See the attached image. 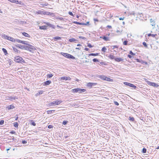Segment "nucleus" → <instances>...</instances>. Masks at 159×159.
<instances>
[{
	"label": "nucleus",
	"instance_id": "12",
	"mask_svg": "<svg viewBox=\"0 0 159 159\" xmlns=\"http://www.w3.org/2000/svg\"><path fill=\"white\" fill-rule=\"evenodd\" d=\"M73 23L76 24L77 25H87L86 24H85V23H80L78 22L74 21L73 22Z\"/></svg>",
	"mask_w": 159,
	"mask_h": 159
},
{
	"label": "nucleus",
	"instance_id": "42",
	"mask_svg": "<svg viewBox=\"0 0 159 159\" xmlns=\"http://www.w3.org/2000/svg\"><path fill=\"white\" fill-rule=\"evenodd\" d=\"M68 123V121H67L64 120L63 121L62 124L63 125H66Z\"/></svg>",
	"mask_w": 159,
	"mask_h": 159
},
{
	"label": "nucleus",
	"instance_id": "6",
	"mask_svg": "<svg viewBox=\"0 0 159 159\" xmlns=\"http://www.w3.org/2000/svg\"><path fill=\"white\" fill-rule=\"evenodd\" d=\"M15 42L21 43L25 45H28V44H29L28 43H27L25 41H21L18 39H15Z\"/></svg>",
	"mask_w": 159,
	"mask_h": 159
},
{
	"label": "nucleus",
	"instance_id": "29",
	"mask_svg": "<svg viewBox=\"0 0 159 159\" xmlns=\"http://www.w3.org/2000/svg\"><path fill=\"white\" fill-rule=\"evenodd\" d=\"M148 36H152V37H155L157 35V34H148Z\"/></svg>",
	"mask_w": 159,
	"mask_h": 159
},
{
	"label": "nucleus",
	"instance_id": "8",
	"mask_svg": "<svg viewBox=\"0 0 159 159\" xmlns=\"http://www.w3.org/2000/svg\"><path fill=\"white\" fill-rule=\"evenodd\" d=\"M45 24H46L49 27H50L52 28L53 29H55V26L54 25H53L49 23L45 22Z\"/></svg>",
	"mask_w": 159,
	"mask_h": 159
},
{
	"label": "nucleus",
	"instance_id": "57",
	"mask_svg": "<svg viewBox=\"0 0 159 159\" xmlns=\"http://www.w3.org/2000/svg\"><path fill=\"white\" fill-rule=\"evenodd\" d=\"M93 20L95 22V21L98 22L99 21L98 20V19H96V18H94L93 19Z\"/></svg>",
	"mask_w": 159,
	"mask_h": 159
},
{
	"label": "nucleus",
	"instance_id": "54",
	"mask_svg": "<svg viewBox=\"0 0 159 159\" xmlns=\"http://www.w3.org/2000/svg\"><path fill=\"white\" fill-rule=\"evenodd\" d=\"M68 13L70 15L73 16V14L72 12L69 11Z\"/></svg>",
	"mask_w": 159,
	"mask_h": 159
},
{
	"label": "nucleus",
	"instance_id": "15",
	"mask_svg": "<svg viewBox=\"0 0 159 159\" xmlns=\"http://www.w3.org/2000/svg\"><path fill=\"white\" fill-rule=\"evenodd\" d=\"M15 108V107L13 105H11L9 106H8L7 108L8 109V110H10L11 109H12Z\"/></svg>",
	"mask_w": 159,
	"mask_h": 159
},
{
	"label": "nucleus",
	"instance_id": "23",
	"mask_svg": "<svg viewBox=\"0 0 159 159\" xmlns=\"http://www.w3.org/2000/svg\"><path fill=\"white\" fill-rule=\"evenodd\" d=\"M79 88H77L76 89H73L72 90V92H73L74 93L78 92H79L78 90H79Z\"/></svg>",
	"mask_w": 159,
	"mask_h": 159
},
{
	"label": "nucleus",
	"instance_id": "5",
	"mask_svg": "<svg viewBox=\"0 0 159 159\" xmlns=\"http://www.w3.org/2000/svg\"><path fill=\"white\" fill-rule=\"evenodd\" d=\"M124 84L128 86L129 87L133 88L134 89H135V88H136V87L135 86L132 84L129 83L127 82H124Z\"/></svg>",
	"mask_w": 159,
	"mask_h": 159
},
{
	"label": "nucleus",
	"instance_id": "33",
	"mask_svg": "<svg viewBox=\"0 0 159 159\" xmlns=\"http://www.w3.org/2000/svg\"><path fill=\"white\" fill-rule=\"evenodd\" d=\"M7 35H6L5 34H2V37L3 38L6 39L7 38Z\"/></svg>",
	"mask_w": 159,
	"mask_h": 159
},
{
	"label": "nucleus",
	"instance_id": "22",
	"mask_svg": "<svg viewBox=\"0 0 159 159\" xmlns=\"http://www.w3.org/2000/svg\"><path fill=\"white\" fill-rule=\"evenodd\" d=\"M53 39L55 41H57L58 40H60L61 39V38L60 37L56 36L54 37Z\"/></svg>",
	"mask_w": 159,
	"mask_h": 159
},
{
	"label": "nucleus",
	"instance_id": "37",
	"mask_svg": "<svg viewBox=\"0 0 159 159\" xmlns=\"http://www.w3.org/2000/svg\"><path fill=\"white\" fill-rule=\"evenodd\" d=\"M31 124L32 125L34 126H35L36 125V123L34 121H33V120H31Z\"/></svg>",
	"mask_w": 159,
	"mask_h": 159
},
{
	"label": "nucleus",
	"instance_id": "45",
	"mask_svg": "<svg viewBox=\"0 0 159 159\" xmlns=\"http://www.w3.org/2000/svg\"><path fill=\"white\" fill-rule=\"evenodd\" d=\"M143 44L145 47H146V48L148 47L147 44L145 42H143Z\"/></svg>",
	"mask_w": 159,
	"mask_h": 159
},
{
	"label": "nucleus",
	"instance_id": "39",
	"mask_svg": "<svg viewBox=\"0 0 159 159\" xmlns=\"http://www.w3.org/2000/svg\"><path fill=\"white\" fill-rule=\"evenodd\" d=\"M14 126L15 127L17 128L18 126V124L17 122L15 123L14 125Z\"/></svg>",
	"mask_w": 159,
	"mask_h": 159
},
{
	"label": "nucleus",
	"instance_id": "56",
	"mask_svg": "<svg viewBox=\"0 0 159 159\" xmlns=\"http://www.w3.org/2000/svg\"><path fill=\"white\" fill-rule=\"evenodd\" d=\"M58 19L60 20H63V18L62 17H59L58 18Z\"/></svg>",
	"mask_w": 159,
	"mask_h": 159
},
{
	"label": "nucleus",
	"instance_id": "24",
	"mask_svg": "<svg viewBox=\"0 0 159 159\" xmlns=\"http://www.w3.org/2000/svg\"><path fill=\"white\" fill-rule=\"evenodd\" d=\"M100 78H101V79H103V80H106V79H110V78H107L106 77H105L103 75H100Z\"/></svg>",
	"mask_w": 159,
	"mask_h": 159
},
{
	"label": "nucleus",
	"instance_id": "16",
	"mask_svg": "<svg viewBox=\"0 0 159 159\" xmlns=\"http://www.w3.org/2000/svg\"><path fill=\"white\" fill-rule=\"evenodd\" d=\"M150 22L151 23V25L152 26H155V22L152 19H150Z\"/></svg>",
	"mask_w": 159,
	"mask_h": 159
},
{
	"label": "nucleus",
	"instance_id": "64",
	"mask_svg": "<svg viewBox=\"0 0 159 159\" xmlns=\"http://www.w3.org/2000/svg\"><path fill=\"white\" fill-rule=\"evenodd\" d=\"M107 27H108V28L109 29L111 28V26L110 25H107Z\"/></svg>",
	"mask_w": 159,
	"mask_h": 159
},
{
	"label": "nucleus",
	"instance_id": "31",
	"mask_svg": "<svg viewBox=\"0 0 159 159\" xmlns=\"http://www.w3.org/2000/svg\"><path fill=\"white\" fill-rule=\"evenodd\" d=\"M52 14V13L49 12L45 11L44 12V15H51Z\"/></svg>",
	"mask_w": 159,
	"mask_h": 159
},
{
	"label": "nucleus",
	"instance_id": "7",
	"mask_svg": "<svg viewBox=\"0 0 159 159\" xmlns=\"http://www.w3.org/2000/svg\"><path fill=\"white\" fill-rule=\"evenodd\" d=\"M71 79L70 77L66 76L62 77L60 78V80H70Z\"/></svg>",
	"mask_w": 159,
	"mask_h": 159
},
{
	"label": "nucleus",
	"instance_id": "58",
	"mask_svg": "<svg viewBox=\"0 0 159 159\" xmlns=\"http://www.w3.org/2000/svg\"><path fill=\"white\" fill-rule=\"evenodd\" d=\"M10 133L11 134H14L16 133L14 131L12 130V131L10 132Z\"/></svg>",
	"mask_w": 159,
	"mask_h": 159
},
{
	"label": "nucleus",
	"instance_id": "40",
	"mask_svg": "<svg viewBox=\"0 0 159 159\" xmlns=\"http://www.w3.org/2000/svg\"><path fill=\"white\" fill-rule=\"evenodd\" d=\"M123 44L124 45H127L128 44V41L126 40L125 41L123 42Z\"/></svg>",
	"mask_w": 159,
	"mask_h": 159
},
{
	"label": "nucleus",
	"instance_id": "25",
	"mask_svg": "<svg viewBox=\"0 0 159 159\" xmlns=\"http://www.w3.org/2000/svg\"><path fill=\"white\" fill-rule=\"evenodd\" d=\"M2 51L4 53V54L5 55H7V54H8V53L7 52V50L4 48H2Z\"/></svg>",
	"mask_w": 159,
	"mask_h": 159
},
{
	"label": "nucleus",
	"instance_id": "18",
	"mask_svg": "<svg viewBox=\"0 0 159 159\" xmlns=\"http://www.w3.org/2000/svg\"><path fill=\"white\" fill-rule=\"evenodd\" d=\"M45 11H41V10H39L37 12V13L38 14H41V15H44V12Z\"/></svg>",
	"mask_w": 159,
	"mask_h": 159
},
{
	"label": "nucleus",
	"instance_id": "53",
	"mask_svg": "<svg viewBox=\"0 0 159 159\" xmlns=\"http://www.w3.org/2000/svg\"><path fill=\"white\" fill-rule=\"evenodd\" d=\"M86 90L85 89H81V93L86 91Z\"/></svg>",
	"mask_w": 159,
	"mask_h": 159
},
{
	"label": "nucleus",
	"instance_id": "36",
	"mask_svg": "<svg viewBox=\"0 0 159 159\" xmlns=\"http://www.w3.org/2000/svg\"><path fill=\"white\" fill-rule=\"evenodd\" d=\"M107 50V48L105 47H103L102 49V51L103 52H105Z\"/></svg>",
	"mask_w": 159,
	"mask_h": 159
},
{
	"label": "nucleus",
	"instance_id": "55",
	"mask_svg": "<svg viewBox=\"0 0 159 159\" xmlns=\"http://www.w3.org/2000/svg\"><path fill=\"white\" fill-rule=\"evenodd\" d=\"M53 127V126L51 125H49L48 126V128L49 129H51V128H52Z\"/></svg>",
	"mask_w": 159,
	"mask_h": 159
},
{
	"label": "nucleus",
	"instance_id": "44",
	"mask_svg": "<svg viewBox=\"0 0 159 159\" xmlns=\"http://www.w3.org/2000/svg\"><path fill=\"white\" fill-rule=\"evenodd\" d=\"M137 16H140V17H142L143 16V14L142 13H138L137 14Z\"/></svg>",
	"mask_w": 159,
	"mask_h": 159
},
{
	"label": "nucleus",
	"instance_id": "47",
	"mask_svg": "<svg viewBox=\"0 0 159 159\" xmlns=\"http://www.w3.org/2000/svg\"><path fill=\"white\" fill-rule=\"evenodd\" d=\"M4 123V120H2L0 121V125H2Z\"/></svg>",
	"mask_w": 159,
	"mask_h": 159
},
{
	"label": "nucleus",
	"instance_id": "19",
	"mask_svg": "<svg viewBox=\"0 0 159 159\" xmlns=\"http://www.w3.org/2000/svg\"><path fill=\"white\" fill-rule=\"evenodd\" d=\"M51 83V81L50 80H48L45 82L44 83V85H49Z\"/></svg>",
	"mask_w": 159,
	"mask_h": 159
},
{
	"label": "nucleus",
	"instance_id": "27",
	"mask_svg": "<svg viewBox=\"0 0 159 159\" xmlns=\"http://www.w3.org/2000/svg\"><path fill=\"white\" fill-rule=\"evenodd\" d=\"M69 41L71 42H75V41H77V40L74 39V38H72L70 39L69 40Z\"/></svg>",
	"mask_w": 159,
	"mask_h": 159
},
{
	"label": "nucleus",
	"instance_id": "63",
	"mask_svg": "<svg viewBox=\"0 0 159 159\" xmlns=\"http://www.w3.org/2000/svg\"><path fill=\"white\" fill-rule=\"evenodd\" d=\"M128 56L130 58H132V56H131V55H128Z\"/></svg>",
	"mask_w": 159,
	"mask_h": 159
},
{
	"label": "nucleus",
	"instance_id": "59",
	"mask_svg": "<svg viewBox=\"0 0 159 159\" xmlns=\"http://www.w3.org/2000/svg\"><path fill=\"white\" fill-rule=\"evenodd\" d=\"M27 141L25 140H23L22 142V143L23 144H25L27 143Z\"/></svg>",
	"mask_w": 159,
	"mask_h": 159
},
{
	"label": "nucleus",
	"instance_id": "60",
	"mask_svg": "<svg viewBox=\"0 0 159 159\" xmlns=\"http://www.w3.org/2000/svg\"><path fill=\"white\" fill-rule=\"evenodd\" d=\"M112 47H113V48H112V49H114L115 48H117V46H112Z\"/></svg>",
	"mask_w": 159,
	"mask_h": 159
},
{
	"label": "nucleus",
	"instance_id": "50",
	"mask_svg": "<svg viewBox=\"0 0 159 159\" xmlns=\"http://www.w3.org/2000/svg\"><path fill=\"white\" fill-rule=\"evenodd\" d=\"M129 13L130 15H134V16H135V13H134V11H132L131 12H130Z\"/></svg>",
	"mask_w": 159,
	"mask_h": 159
},
{
	"label": "nucleus",
	"instance_id": "21",
	"mask_svg": "<svg viewBox=\"0 0 159 159\" xmlns=\"http://www.w3.org/2000/svg\"><path fill=\"white\" fill-rule=\"evenodd\" d=\"M22 34L25 36L27 37H30V36L29 34L28 33H25V32H24L22 33Z\"/></svg>",
	"mask_w": 159,
	"mask_h": 159
},
{
	"label": "nucleus",
	"instance_id": "2",
	"mask_svg": "<svg viewBox=\"0 0 159 159\" xmlns=\"http://www.w3.org/2000/svg\"><path fill=\"white\" fill-rule=\"evenodd\" d=\"M15 61L17 63H25V61L23 59L22 57L16 56L15 57Z\"/></svg>",
	"mask_w": 159,
	"mask_h": 159
},
{
	"label": "nucleus",
	"instance_id": "30",
	"mask_svg": "<svg viewBox=\"0 0 159 159\" xmlns=\"http://www.w3.org/2000/svg\"><path fill=\"white\" fill-rule=\"evenodd\" d=\"M43 90H41L38 92L36 94V96L39 95L40 94H42L43 93Z\"/></svg>",
	"mask_w": 159,
	"mask_h": 159
},
{
	"label": "nucleus",
	"instance_id": "1",
	"mask_svg": "<svg viewBox=\"0 0 159 159\" xmlns=\"http://www.w3.org/2000/svg\"><path fill=\"white\" fill-rule=\"evenodd\" d=\"M16 46L17 47L23 49L24 48L25 50H28L30 52L32 50H34L35 49V47L34 46L30 44L25 45L17 44Z\"/></svg>",
	"mask_w": 159,
	"mask_h": 159
},
{
	"label": "nucleus",
	"instance_id": "34",
	"mask_svg": "<svg viewBox=\"0 0 159 159\" xmlns=\"http://www.w3.org/2000/svg\"><path fill=\"white\" fill-rule=\"evenodd\" d=\"M21 2L20 1H19L17 0H15L14 2V3H15L16 4H20Z\"/></svg>",
	"mask_w": 159,
	"mask_h": 159
},
{
	"label": "nucleus",
	"instance_id": "46",
	"mask_svg": "<svg viewBox=\"0 0 159 159\" xmlns=\"http://www.w3.org/2000/svg\"><path fill=\"white\" fill-rule=\"evenodd\" d=\"M53 110L48 111H47V112L48 114H51L52 113Z\"/></svg>",
	"mask_w": 159,
	"mask_h": 159
},
{
	"label": "nucleus",
	"instance_id": "14",
	"mask_svg": "<svg viewBox=\"0 0 159 159\" xmlns=\"http://www.w3.org/2000/svg\"><path fill=\"white\" fill-rule=\"evenodd\" d=\"M115 60L117 62H120L123 60V59L122 58H119V57H115Z\"/></svg>",
	"mask_w": 159,
	"mask_h": 159
},
{
	"label": "nucleus",
	"instance_id": "17",
	"mask_svg": "<svg viewBox=\"0 0 159 159\" xmlns=\"http://www.w3.org/2000/svg\"><path fill=\"white\" fill-rule=\"evenodd\" d=\"M47 26L46 25H43L39 26V28L40 30H47Z\"/></svg>",
	"mask_w": 159,
	"mask_h": 159
},
{
	"label": "nucleus",
	"instance_id": "4",
	"mask_svg": "<svg viewBox=\"0 0 159 159\" xmlns=\"http://www.w3.org/2000/svg\"><path fill=\"white\" fill-rule=\"evenodd\" d=\"M61 54L64 57L72 59H75V57L72 55L67 53L61 52Z\"/></svg>",
	"mask_w": 159,
	"mask_h": 159
},
{
	"label": "nucleus",
	"instance_id": "32",
	"mask_svg": "<svg viewBox=\"0 0 159 159\" xmlns=\"http://www.w3.org/2000/svg\"><path fill=\"white\" fill-rule=\"evenodd\" d=\"M17 99V98L16 97H9V99H13L15 100L16 99Z\"/></svg>",
	"mask_w": 159,
	"mask_h": 159
},
{
	"label": "nucleus",
	"instance_id": "9",
	"mask_svg": "<svg viewBox=\"0 0 159 159\" xmlns=\"http://www.w3.org/2000/svg\"><path fill=\"white\" fill-rule=\"evenodd\" d=\"M7 37L6 38V39L10 40L13 42H15V39H14L12 37H11L9 36H7Z\"/></svg>",
	"mask_w": 159,
	"mask_h": 159
},
{
	"label": "nucleus",
	"instance_id": "13",
	"mask_svg": "<svg viewBox=\"0 0 159 159\" xmlns=\"http://www.w3.org/2000/svg\"><path fill=\"white\" fill-rule=\"evenodd\" d=\"M100 37L103 40H104L105 41H109L108 38V37H107L105 36H104L103 37L101 36Z\"/></svg>",
	"mask_w": 159,
	"mask_h": 159
},
{
	"label": "nucleus",
	"instance_id": "10",
	"mask_svg": "<svg viewBox=\"0 0 159 159\" xmlns=\"http://www.w3.org/2000/svg\"><path fill=\"white\" fill-rule=\"evenodd\" d=\"M148 85H150V86L154 87H156L157 85V84L156 83L151 82L150 81L148 82Z\"/></svg>",
	"mask_w": 159,
	"mask_h": 159
},
{
	"label": "nucleus",
	"instance_id": "38",
	"mask_svg": "<svg viewBox=\"0 0 159 159\" xmlns=\"http://www.w3.org/2000/svg\"><path fill=\"white\" fill-rule=\"evenodd\" d=\"M53 75L52 74H48L47 75V77L48 78H51L52 77Z\"/></svg>",
	"mask_w": 159,
	"mask_h": 159
},
{
	"label": "nucleus",
	"instance_id": "26",
	"mask_svg": "<svg viewBox=\"0 0 159 159\" xmlns=\"http://www.w3.org/2000/svg\"><path fill=\"white\" fill-rule=\"evenodd\" d=\"M12 48H13V50H14V51L15 52H17V53H20V51L18 50L17 49H16L15 48L13 47Z\"/></svg>",
	"mask_w": 159,
	"mask_h": 159
},
{
	"label": "nucleus",
	"instance_id": "3",
	"mask_svg": "<svg viewBox=\"0 0 159 159\" xmlns=\"http://www.w3.org/2000/svg\"><path fill=\"white\" fill-rule=\"evenodd\" d=\"M62 102L61 100H57L56 101H53V102L48 103V105L49 106H53L56 105H58Z\"/></svg>",
	"mask_w": 159,
	"mask_h": 159
},
{
	"label": "nucleus",
	"instance_id": "52",
	"mask_svg": "<svg viewBox=\"0 0 159 159\" xmlns=\"http://www.w3.org/2000/svg\"><path fill=\"white\" fill-rule=\"evenodd\" d=\"M114 103L115 105H116V106H118L119 105V103L116 101H114Z\"/></svg>",
	"mask_w": 159,
	"mask_h": 159
},
{
	"label": "nucleus",
	"instance_id": "61",
	"mask_svg": "<svg viewBox=\"0 0 159 159\" xmlns=\"http://www.w3.org/2000/svg\"><path fill=\"white\" fill-rule=\"evenodd\" d=\"M124 19V17H120V18H119V19L120 20H123Z\"/></svg>",
	"mask_w": 159,
	"mask_h": 159
},
{
	"label": "nucleus",
	"instance_id": "20",
	"mask_svg": "<svg viewBox=\"0 0 159 159\" xmlns=\"http://www.w3.org/2000/svg\"><path fill=\"white\" fill-rule=\"evenodd\" d=\"M99 53H90L89 54V56H98L99 55Z\"/></svg>",
	"mask_w": 159,
	"mask_h": 159
},
{
	"label": "nucleus",
	"instance_id": "43",
	"mask_svg": "<svg viewBox=\"0 0 159 159\" xmlns=\"http://www.w3.org/2000/svg\"><path fill=\"white\" fill-rule=\"evenodd\" d=\"M93 61L94 62H99V60L96 58H94L93 59Z\"/></svg>",
	"mask_w": 159,
	"mask_h": 159
},
{
	"label": "nucleus",
	"instance_id": "62",
	"mask_svg": "<svg viewBox=\"0 0 159 159\" xmlns=\"http://www.w3.org/2000/svg\"><path fill=\"white\" fill-rule=\"evenodd\" d=\"M11 2L14 3L15 0H8Z\"/></svg>",
	"mask_w": 159,
	"mask_h": 159
},
{
	"label": "nucleus",
	"instance_id": "28",
	"mask_svg": "<svg viewBox=\"0 0 159 159\" xmlns=\"http://www.w3.org/2000/svg\"><path fill=\"white\" fill-rule=\"evenodd\" d=\"M108 57L111 59H115V56H114L113 55H110L109 56H108Z\"/></svg>",
	"mask_w": 159,
	"mask_h": 159
},
{
	"label": "nucleus",
	"instance_id": "48",
	"mask_svg": "<svg viewBox=\"0 0 159 159\" xmlns=\"http://www.w3.org/2000/svg\"><path fill=\"white\" fill-rule=\"evenodd\" d=\"M79 38H80V39H86V38L84 37H83L81 36H79Z\"/></svg>",
	"mask_w": 159,
	"mask_h": 159
},
{
	"label": "nucleus",
	"instance_id": "49",
	"mask_svg": "<svg viewBox=\"0 0 159 159\" xmlns=\"http://www.w3.org/2000/svg\"><path fill=\"white\" fill-rule=\"evenodd\" d=\"M88 46L90 48H92L93 46L91 45L90 43H88Z\"/></svg>",
	"mask_w": 159,
	"mask_h": 159
},
{
	"label": "nucleus",
	"instance_id": "51",
	"mask_svg": "<svg viewBox=\"0 0 159 159\" xmlns=\"http://www.w3.org/2000/svg\"><path fill=\"white\" fill-rule=\"evenodd\" d=\"M129 54L131 55H134L135 54L134 53L131 51L129 52Z\"/></svg>",
	"mask_w": 159,
	"mask_h": 159
},
{
	"label": "nucleus",
	"instance_id": "35",
	"mask_svg": "<svg viewBox=\"0 0 159 159\" xmlns=\"http://www.w3.org/2000/svg\"><path fill=\"white\" fill-rule=\"evenodd\" d=\"M146 152H147V149H146V148H143V149L142 152L143 153H146Z\"/></svg>",
	"mask_w": 159,
	"mask_h": 159
},
{
	"label": "nucleus",
	"instance_id": "41",
	"mask_svg": "<svg viewBox=\"0 0 159 159\" xmlns=\"http://www.w3.org/2000/svg\"><path fill=\"white\" fill-rule=\"evenodd\" d=\"M129 120L131 121H134V119L133 117H129Z\"/></svg>",
	"mask_w": 159,
	"mask_h": 159
},
{
	"label": "nucleus",
	"instance_id": "11",
	"mask_svg": "<svg viewBox=\"0 0 159 159\" xmlns=\"http://www.w3.org/2000/svg\"><path fill=\"white\" fill-rule=\"evenodd\" d=\"M96 84V83H89L87 84V86L89 87H91L95 85Z\"/></svg>",
	"mask_w": 159,
	"mask_h": 159
}]
</instances>
